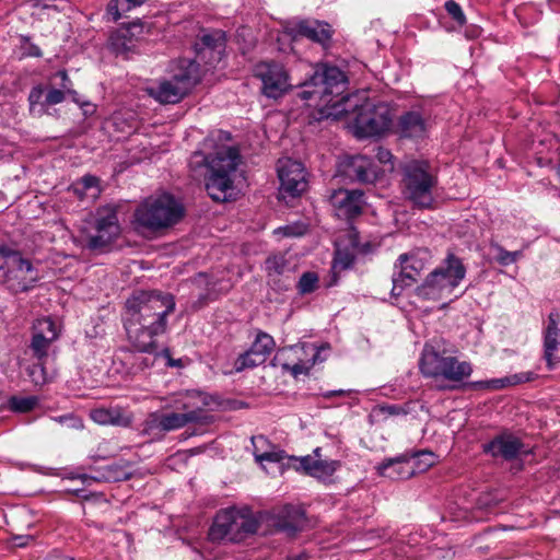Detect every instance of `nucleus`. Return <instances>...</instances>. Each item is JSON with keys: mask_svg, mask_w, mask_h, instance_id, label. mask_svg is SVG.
Instances as JSON below:
<instances>
[{"mask_svg": "<svg viewBox=\"0 0 560 560\" xmlns=\"http://www.w3.org/2000/svg\"><path fill=\"white\" fill-rule=\"evenodd\" d=\"M175 310L174 296L160 291H135L125 303L124 327L133 349L151 350L154 339L167 328Z\"/></svg>", "mask_w": 560, "mask_h": 560, "instance_id": "f257e3e1", "label": "nucleus"}, {"mask_svg": "<svg viewBox=\"0 0 560 560\" xmlns=\"http://www.w3.org/2000/svg\"><path fill=\"white\" fill-rule=\"evenodd\" d=\"M240 162L238 150L233 147H222L213 156L196 151L189 160V167L195 177L201 176L205 170L206 189L214 201H229L235 196L231 175Z\"/></svg>", "mask_w": 560, "mask_h": 560, "instance_id": "f03ea898", "label": "nucleus"}, {"mask_svg": "<svg viewBox=\"0 0 560 560\" xmlns=\"http://www.w3.org/2000/svg\"><path fill=\"white\" fill-rule=\"evenodd\" d=\"M334 109L335 118H348L353 135L359 139L381 136L392 122L388 107L370 101L363 91L346 94L341 102L334 104Z\"/></svg>", "mask_w": 560, "mask_h": 560, "instance_id": "7ed1b4c3", "label": "nucleus"}, {"mask_svg": "<svg viewBox=\"0 0 560 560\" xmlns=\"http://www.w3.org/2000/svg\"><path fill=\"white\" fill-rule=\"evenodd\" d=\"M348 80L345 73L335 66H322L314 70L310 80L301 84L304 89L299 93L301 100H318L317 105L326 107V115L332 116L334 104L339 103L346 95Z\"/></svg>", "mask_w": 560, "mask_h": 560, "instance_id": "20e7f679", "label": "nucleus"}, {"mask_svg": "<svg viewBox=\"0 0 560 560\" xmlns=\"http://www.w3.org/2000/svg\"><path fill=\"white\" fill-rule=\"evenodd\" d=\"M465 276L466 267L462 259L453 253H448L441 265L433 269L416 288V295L428 301L447 299L465 279Z\"/></svg>", "mask_w": 560, "mask_h": 560, "instance_id": "39448f33", "label": "nucleus"}, {"mask_svg": "<svg viewBox=\"0 0 560 560\" xmlns=\"http://www.w3.org/2000/svg\"><path fill=\"white\" fill-rule=\"evenodd\" d=\"M419 368L423 376L443 378L452 383L450 388H458L472 373V365L456 357L444 355L432 343H425Z\"/></svg>", "mask_w": 560, "mask_h": 560, "instance_id": "423d86ee", "label": "nucleus"}, {"mask_svg": "<svg viewBox=\"0 0 560 560\" xmlns=\"http://www.w3.org/2000/svg\"><path fill=\"white\" fill-rule=\"evenodd\" d=\"M402 192L413 206L429 209L434 202L438 177L427 161L412 160L402 167Z\"/></svg>", "mask_w": 560, "mask_h": 560, "instance_id": "0eeeda50", "label": "nucleus"}, {"mask_svg": "<svg viewBox=\"0 0 560 560\" xmlns=\"http://www.w3.org/2000/svg\"><path fill=\"white\" fill-rule=\"evenodd\" d=\"M257 529L258 522L249 511L230 508L217 513L208 536L211 541L240 542Z\"/></svg>", "mask_w": 560, "mask_h": 560, "instance_id": "6e6552de", "label": "nucleus"}, {"mask_svg": "<svg viewBox=\"0 0 560 560\" xmlns=\"http://www.w3.org/2000/svg\"><path fill=\"white\" fill-rule=\"evenodd\" d=\"M182 206L171 196L164 194L145 199L135 211L138 226L156 231L175 224L183 217Z\"/></svg>", "mask_w": 560, "mask_h": 560, "instance_id": "1a4fd4ad", "label": "nucleus"}, {"mask_svg": "<svg viewBox=\"0 0 560 560\" xmlns=\"http://www.w3.org/2000/svg\"><path fill=\"white\" fill-rule=\"evenodd\" d=\"M0 256L4 259V283L12 293L26 292L34 288L39 277L28 259L7 246L0 247Z\"/></svg>", "mask_w": 560, "mask_h": 560, "instance_id": "9d476101", "label": "nucleus"}, {"mask_svg": "<svg viewBox=\"0 0 560 560\" xmlns=\"http://www.w3.org/2000/svg\"><path fill=\"white\" fill-rule=\"evenodd\" d=\"M430 260L431 254L428 249H417L399 255L394 265L392 295L399 296L405 288L416 283Z\"/></svg>", "mask_w": 560, "mask_h": 560, "instance_id": "9b49d317", "label": "nucleus"}, {"mask_svg": "<svg viewBox=\"0 0 560 560\" xmlns=\"http://www.w3.org/2000/svg\"><path fill=\"white\" fill-rule=\"evenodd\" d=\"M255 75L262 83V94L270 98L282 96L290 88L289 74L284 67L275 61H262L255 67Z\"/></svg>", "mask_w": 560, "mask_h": 560, "instance_id": "f8f14e48", "label": "nucleus"}, {"mask_svg": "<svg viewBox=\"0 0 560 560\" xmlns=\"http://www.w3.org/2000/svg\"><path fill=\"white\" fill-rule=\"evenodd\" d=\"M95 235L86 237V247L91 250L103 249L119 234L117 212L112 207L98 209L95 219Z\"/></svg>", "mask_w": 560, "mask_h": 560, "instance_id": "ddd939ff", "label": "nucleus"}, {"mask_svg": "<svg viewBox=\"0 0 560 560\" xmlns=\"http://www.w3.org/2000/svg\"><path fill=\"white\" fill-rule=\"evenodd\" d=\"M277 171L281 194L296 197L306 190V173L301 162L289 158L280 159L278 161Z\"/></svg>", "mask_w": 560, "mask_h": 560, "instance_id": "4468645a", "label": "nucleus"}, {"mask_svg": "<svg viewBox=\"0 0 560 560\" xmlns=\"http://www.w3.org/2000/svg\"><path fill=\"white\" fill-rule=\"evenodd\" d=\"M345 176L362 184H373L381 175V168L363 154L347 158L341 164Z\"/></svg>", "mask_w": 560, "mask_h": 560, "instance_id": "2eb2a0df", "label": "nucleus"}, {"mask_svg": "<svg viewBox=\"0 0 560 560\" xmlns=\"http://www.w3.org/2000/svg\"><path fill=\"white\" fill-rule=\"evenodd\" d=\"M482 451L494 458L513 460L521 454L527 453L523 442L512 433L503 432L488 443L482 444Z\"/></svg>", "mask_w": 560, "mask_h": 560, "instance_id": "dca6fc26", "label": "nucleus"}, {"mask_svg": "<svg viewBox=\"0 0 560 560\" xmlns=\"http://www.w3.org/2000/svg\"><path fill=\"white\" fill-rule=\"evenodd\" d=\"M544 335V359L549 370L560 363V315L558 312H550Z\"/></svg>", "mask_w": 560, "mask_h": 560, "instance_id": "f3484780", "label": "nucleus"}, {"mask_svg": "<svg viewBox=\"0 0 560 560\" xmlns=\"http://www.w3.org/2000/svg\"><path fill=\"white\" fill-rule=\"evenodd\" d=\"M307 518L301 506L285 505L271 517V525L276 530L294 536L305 528Z\"/></svg>", "mask_w": 560, "mask_h": 560, "instance_id": "a211bd4d", "label": "nucleus"}, {"mask_svg": "<svg viewBox=\"0 0 560 560\" xmlns=\"http://www.w3.org/2000/svg\"><path fill=\"white\" fill-rule=\"evenodd\" d=\"M65 100V91L59 88L45 89L40 84L35 85L28 94L30 113L35 117H42L47 114L48 107L60 104Z\"/></svg>", "mask_w": 560, "mask_h": 560, "instance_id": "6ab92c4d", "label": "nucleus"}, {"mask_svg": "<svg viewBox=\"0 0 560 560\" xmlns=\"http://www.w3.org/2000/svg\"><path fill=\"white\" fill-rule=\"evenodd\" d=\"M323 350H329V347L316 348L314 345H308L306 347H290V351H292L295 357L299 359L298 362L290 364L283 363L282 370L290 372L294 377L308 374L310 370L318 362L324 359L320 358V352Z\"/></svg>", "mask_w": 560, "mask_h": 560, "instance_id": "aec40b11", "label": "nucleus"}, {"mask_svg": "<svg viewBox=\"0 0 560 560\" xmlns=\"http://www.w3.org/2000/svg\"><path fill=\"white\" fill-rule=\"evenodd\" d=\"M322 448L316 447L313 451V455H306L299 460L301 468L305 474L315 477L317 479H327L331 477L336 470L340 467L339 460L323 459L320 455Z\"/></svg>", "mask_w": 560, "mask_h": 560, "instance_id": "412c9836", "label": "nucleus"}, {"mask_svg": "<svg viewBox=\"0 0 560 560\" xmlns=\"http://www.w3.org/2000/svg\"><path fill=\"white\" fill-rule=\"evenodd\" d=\"M225 49V36L221 31L203 34L196 43L197 57L210 65L221 61Z\"/></svg>", "mask_w": 560, "mask_h": 560, "instance_id": "4be33fe9", "label": "nucleus"}, {"mask_svg": "<svg viewBox=\"0 0 560 560\" xmlns=\"http://www.w3.org/2000/svg\"><path fill=\"white\" fill-rule=\"evenodd\" d=\"M332 206L337 209L338 215L351 219L359 215L363 207V192L361 190L339 189L330 197Z\"/></svg>", "mask_w": 560, "mask_h": 560, "instance_id": "5701e85b", "label": "nucleus"}, {"mask_svg": "<svg viewBox=\"0 0 560 560\" xmlns=\"http://www.w3.org/2000/svg\"><path fill=\"white\" fill-rule=\"evenodd\" d=\"M292 32L295 36H303L314 43L326 46L332 36L331 26L317 20H302L294 24Z\"/></svg>", "mask_w": 560, "mask_h": 560, "instance_id": "b1692460", "label": "nucleus"}, {"mask_svg": "<svg viewBox=\"0 0 560 560\" xmlns=\"http://www.w3.org/2000/svg\"><path fill=\"white\" fill-rule=\"evenodd\" d=\"M175 408L184 413H194L195 422L205 420L203 409L209 405V396L202 392L191 390L178 394L174 400Z\"/></svg>", "mask_w": 560, "mask_h": 560, "instance_id": "393cba45", "label": "nucleus"}, {"mask_svg": "<svg viewBox=\"0 0 560 560\" xmlns=\"http://www.w3.org/2000/svg\"><path fill=\"white\" fill-rule=\"evenodd\" d=\"M188 93L184 85L173 79L162 80L154 88L149 89V95L161 104H176Z\"/></svg>", "mask_w": 560, "mask_h": 560, "instance_id": "a878e982", "label": "nucleus"}, {"mask_svg": "<svg viewBox=\"0 0 560 560\" xmlns=\"http://www.w3.org/2000/svg\"><path fill=\"white\" fill-rule=\"evenodd\" d=\"M252 444L254 457L260 465L264 463L280 464L287 458L285 452L270 443L264 435L253 436Z\"/></svg>", "mask_w": 560, "mask_h": 560, "instance_id": "bb28decb", "label": "nucleus"}, {"mask_svg": "<svg viewBox=\"0 0 560 560\" xmlns=\"http://www.w3.org/2000/svg\"><path fill=\"white\" fill-rule=\"evenodd\" d=\"M174 81L184 85L189 91L200 80L199 63L196 60L183 58L175 62L172 69V77Z\"/></svg>", "mask_w": 560, "mask_h": 560, "instance_id": "cd10ccee", "label": "nucleus"}, {"mask_svg": "<svg viewBox=\"0 0 560 560\" xmlns=\"http://www.w3.org/2000/svg\"><path fill=\"white\" fill-rule=\"evenodd\" d=\"M536 378L533 372H522L501 378H492L487 381H476L466 384L470 389L499 390L505 387L530 382Z\"/></svg>", "mask_w": 560, "mask_h": 560, "instance_id": "c85d7f7f", "label": "nucleus"}, {"mask_svg": "<svg viewBox=\"0 0 560 560\" xmlns=\"http://www.w3.org/2000/svg\"><path fill=\"white\" fill-rule=\"evenodd\" d=\"M377 471L390 479H408L415 474L410 459L405 455L384 460L377 466Z\"/></svg>", "mask_w": 560, "mask_h": 560, "instance_id": "c756f323", "label": "nucleus"}, {"mask_svg": "<svg viewBox=\"0 0 560 560\" xmlns=\"http://www.w3.org/2000/svg\"><path fill=\"white\" fill-rule=\"evenodd\" d=\"M397 132L402 138H423L427 135V124L421 114L408 112L400 116Z\"/></svg>", "mask_w": 560, "mask_h": 560, "instance_id": "7c9ffc66", "label": "nucleus"}, {"mask_svg": "<svg viewBox=\"0 0 560 560\" xmlns=\"http://www.w3.org/2000/svg\"><path fill=\"white\" fill-rule=\"evenodd\" d=\"M141 33V24L131 23L118 28L110 35L109 42L116 54H125L133 47L135 39Z\"/></svg>", "mask_w": 560, "mask_h": 560, "instance_id": "2f4dec72", "label": "nucleus"}, {"mask_svg": "<svg viewBox=\"0 0 560 560\" xmlns=\"http://www.w3.org/2000/svg\"><path fill=\"white\" fill-rule=\"evenodd\" d=\"M90 417L94 422L103 425L127 427L131 423V417L118 407L93 409Z\"/></svg>", "mask_w": 560, "mask_h": 560, "instance_id": "473e14b6", "label": "nucleus"}, {"mask_svg": "<svg viewBox=\"0 0 560 560\" xmlns=\"http://www.w3.org/2000/svg\"><path fill=\"white\" fill-rule=\"evenodd\" d=\"M196 421L194 413L170 412L156 416L154 427L161 431H174Z\"/></svg>", "mask_w": 560, "mask_h": 560, "instance_id": "72a5a7b5", "label": "nucleus"}, {"mask_svg": "<svg viewBox=\"0 0 560 560\" xmlns=\"http://www.w3.org/2000/svg\"><path fill=\"white\" fill-rule=\"evenodd\" d=\"M275 346L276 342L272 336L259 330L250 346V350L254 352L255 357H258V360L265 363L275 349Z\"/></svg>", "mask_w": 560, "mask_h": 560, "instance_id": "f704fd0d", "label": "nucleus"}, {"mask_svg": "<svg viewBox=\"0 0 560 560\" xmlns=\"http://www.w3.org/2000/svg\"><path fill=\"white\" fill-rule=\"evenodd\" d=\"M143 2L144 0H109L106 12L116 22L124 13L140 7Z\"/></svg>", "mask_w": 560, "mask_h": 560, "instance_id": "c9c22d12", "label": "nucleus"}, {"mask_svg": "<svg viewBox=\"0 0 560 560\" xmlns=\"http://www.w3.org/2000/svg\"><path fill=\"white\" fill-rule=\"evenodd\" d=\"M135 350L138 353L135 357V364L140 371L153 366L156 360L161 359V350L159 349L156 339H154V347L151 350Z\"/></svg>", "mask_w": 560, "mask_h": 560, "instance_id": "e433bc0d", "label": "nucleus"}, {"mask_svg": "<svg viewBox=\"0 0 560 560\" xmlns=\"http://www.w3.org/2000/svg\"><path fill=\"white\" fill-rule=\"evenodd\" d=\"M59 328L55 322L49 317L38 318L33 325V334L36 336L43 335L46 340L55 341L59 337Z\"/></svg>", "mask_w": 560, "mask_h": 560, "instance_id": "4c0bfd02", "label": "nucleus"}, {"mask_svg": "<svg viewBox=\"0 0 560 560\" xmlns=\"http://www.w3.org/2000/svg\"><path fill=\"white\" fill-rule=\"evenodd\" d=\"M110 469L107 472H98L96 475L81 474L77 471H69L63 475V479L80 480L83 485L90 486L92 482L107 481L115 478L110 474Z\"/></svg>", "mask_w": 560, "mask_h": 560, "instance_id": "58836bf2", "label": "nucleus"}, {"mask_svg": "<svg viewBox=\"0 0 560 560\" xmlns=\"http://www.w3.org/2000/svg\"><path fill=\"white\" fill-rule=\"evenodd\" d=\"M38 404V398L35 396L20 397L13 396L9 399V407L15 412H28L33 410Z\"/></svg>", "mask_w": 560, "mask_h": 560, "instance_id": "ea45409f", "label": "nucleus"}, {"mask_svg": "<svg viewBox=\"0 0 560 560\" xmlns=\"http://www.w3.org/2000/svg\"><path fill=\"white\" fill-rule=\"evenodd\" d=\"M51 343L52 341L46 340V338L43 337V335L36 336L33 334L30 348L33 352V355L38 361H43L44 359L47 358Z\"/></svg>", "mask_w": 560, "mask_h": 560, "instance_id": "a19ab883", "label": "nucleus"}, {"mask_svg": "<svg viewBox=\"0 0 560 560\" xmlns=\"http://www.w3.org/2000/svg\"><path fill=\"white\" fill-rule=\"evenodd\" d=\"M261 364L262 362L258 360V357H255L254 352L249 348L247 351L237 357L234 362V369L236 372H242L247 369H254Z\"/></svg>", "mask_w": 560, "mask_h": 560, "instance_id": "79ce46f5", "label": "nucleus"}, {"mask_svg": "<svg viewBox=\"0 0 560 560\" xmlns=\"http://www.w3.org/2000/svg\"><path fill=\"white\" fill-rule=\"evenodd\" d=\"M493 249L495 250V260L501 266L514 264L523 256L522 250L509 252L498 244L493 245Z\"/></svg>", "mask_w": 560, "mask_h": 560, "instance_id": "37998d69", "label": "nucleus"}, {"mask_svg": "<svg viewBox=\"0 0 560 560\" xmlns=\"http://www.w3.org/2000/svg\"><path fill=\"white\" fill-rule=\"evenodd\" d=\"M318 276L313 271L304 272L298 282V290L301 294L314 292L318 287Z\"/></svg>", "mask_w": 560, "mask_h": 560, "instance_id": "c03bdc74", "label": "nucleus"}, {"mask_svg": "<svg viewBox=\"0 0 560 560\" xmlns=\"http://www.w3.org/2000/svg\"><path fill=\"white\" fill-rule=\"evenodd\" d=\"M57 78L60 79L59 89L63 90L66 95L71 96L73 102L79 103V94L73 90V88H72L73 83H72L71 79L69 78L67 71L60 70V71L56 72L50 78V80L52 81Z\"/></svg>", "mask_w": 560, "mask_h": 560, "instance_id": "a18cd8bd", "label": "nucleus"}, {"mask_svg": "<svg viewBox=\"0 0 560 560\" xmlns=\"http://www.w3.org/2000/svg\"><path fill=\"white\" fill-rule=\"evenodd\" d=\"M287 261L282 255H273L266 260V270L269 276L283 273Z\"/></svg>", "mask_w": 560, "mask_h": 560, "instance_id": "49530a36", "label": "nucleus"}, {"mask_svg": "<svg viewBox=\"0 0 560 560\" xmlns=\"http://www.w3.org/2000/svg\"><path fill=\"white\" fill-rule=\"evenodd\" d=\"M27 373L34 385L43 386L44 384L47 383L46 371L42 361H39V363L37 364H33L32 366H30Z\"/></svg>", "mask_w": 560, "mask_h": 560, "instance_id": "de8ad7c7", "label": "nucleus"}, {"mask_svg": "<svg viewBox=\"0 0 560 560\" xmlns=\"http://www.w3.org/2000/svg\"><path fill=\"white\" fill-rule=\"evenodd\" d=\"M78 180L89 191L91 198H96L100 195V179L96 176L88 174Z\"/></svg>", "mask_w": 560, "mask_h": 560, "instance_id": "09e8293b", "label": "nucleus"}, {"mask_svg": "<svg viewBox=\"0 0 560 560\" xmlns=\"http://www.w3.org/2000/svg\"><path fill=\"white\" fill-rule=\"evenodd\" d=\"M444 8L448 15L452 16L454 21H456L459 25H464L466 23V16L460 8V5L454 1L448 0L445 2Z\"/></svg>", "mask_w": 560, "mask_h": 560, "instance_id": "8fccbe9b", "label": "nucleus"}, {"mask_svg": "<svg viewBox=\"0 0 560 560\" xmlns=\"http://www.w3.org/2000/svg\"><path fill=\"white\" fill-rule=\"evenodd\" d=\"M376 159L382 164H388L389 163L393 166V164H392L393 154L390 153L389 150H387L385 148H382V147L377 148Z\"/></svg>", "mask_w": 560, "mask_h": 560, "instance_id": "3c124183", "label": "nucleus"}, {"mask_svg": "<svg viewBox=\"0 0 560 560\" xmlns=\"http://www.w3.org/2000/svg\"><path fill=\"white\" fill-rule=\"evenodd\" d=\"M31 540H33L32 535H15L11 538V544L14 547L22 548V547L27 546Z\"/></svg>", "mask_w": 560, "mask_h": 560, "instance_id": "603ef678", "label": "nucleus"}, {"mask_svg": "<svg viewBox=\"0 0 560 560\" xmlns=\"http://www.w3.org/2000/svg\"><path fill=\"white\" fill-rule=\"evenodd\" d=\"M71 189L79 197V199L90 197L89 191L85 188H83L82 184H80L79 180L72 184Z\"/></svg>", "mask_w": 560, "mask_h": 560, "instance_id": "864d4df0", "label": "nucleus"}, {"mask_svg": "<svg viewBox=\"0 0 560 560\" xmlns=\"http://www.w3.org/2000/svg\"><path fill=\"white\" fill-rule=\"evenodd\" d=\"M161 359L167 360V365L168 366H182L180 360H173L170 357V352H168L167 349H162L161 350Z\"/></svg>", "mask_w": 560, "mask_h": 560, "instance_id": "5fc2aeb1", "label": "nucleus"}, {"mask_svg": "<svg viewBox=\"0 0 560 560\" xmlns=\"http://www.w3.org/2000/svg\"><path fill=\"white\" fill-rule=\"evenodd\" d=\"M81 108L83 109L84 114H93L95 112V106L91 102H80L79 103Z\"/></svg>", "mask_w": 560, "mask_h": 560, "instance_id": "6e6d98bb", "label": "nucleus"}, {"mask_svg": "<svg viewBox=\"0 0 560 560\" xmlns=\"http://www.w3.org/2000/svg\"><path fill=\"white\" fill-rule=\"evenodd\" d=\"M46 560H73V558L55 551Z\"/></svg>", "mask_w": 560, "mask_h": 560, "instance_id": "4d7b16f0", "label": "nucleus"}, {"mask_svg": "<svg viewBox=\"0 0 560 560\" xmlns=\"http://www.w3.org/2000/svg\"><path fill=\"white\" fill-rule=\"evenodd\" d=\"M288 560H308V556L305 552H301L300 555L289 557Z\"/></svg>", "mask_w": 560, "mask_h": 560, "instance_id": "13d9d810", "label": "nucleus"}, {"mask_svg": "<svg viewBox=\"0 0 560 560\" xmlns=\"http://www.w3.org/2000/svg\"><path fill=\"white\" fill-rule=\"evenodd\" d=\"M31 55L35 56V57H39V56H42V51L37 46H34Z\"/></svg>", "mask_w": 560, "mask_h": 560, "instance_id": "bf43d9fd", "label": "nucleus"}, {"mask_svg": "<svg viewBox=\"0 0 560 560\" xmlns=\"http://www.w3.org/2000/svg\"><path fill=\"white\" fill-rule=\"evenodd\" d=\"M345 394V390L340 389V390H336V392H330L327 396H331V395H343Z\"/></svg>", "mask_w": 560, "mask_h": 560, "instance_id": "052dcab7", "label": "nucleus"}, {"mask_svg": "<svg viewBox=\"0 0 560 560\" xmlns=\"http://www.w3.org/2000/svg\"><path fill=\"white\" fill-rule=\"evenodd\" d=\"M283 232H284V235H292V233H291V228H289V226H285V228L283 229Z\"/></svg>", "mask_w": 560, "mask_h": 560, "instance_id": "680f3d73", "label": "nucleus"}, {"mask_svg": "<svg viewBox=\"0 0 560 560\" xmlns=\"http://www.w3.org/2000/svg\"><path fill=\"white\" fill-rule=\"evenodd\" d=\"M71 491H72L75 495L80 497V495H81L80 493L82 492V489H79V488H78V489H73V490H71Z\"/></svg>", "mask_w": 560, "mask_h": 560, "instance_id": "e2e57ef3", "label": "nucleus"}]
</instances>
